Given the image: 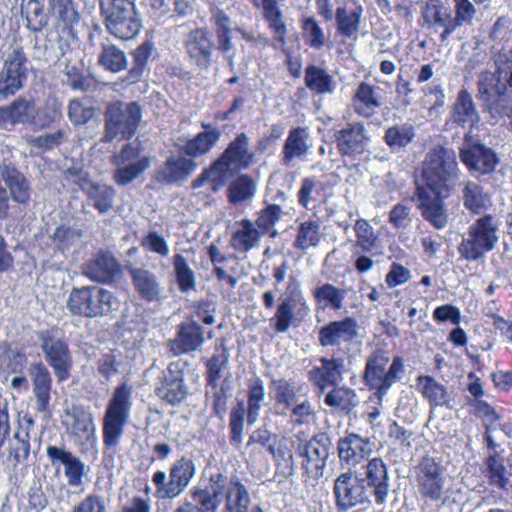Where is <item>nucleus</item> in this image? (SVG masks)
Listing matches in <instances>:
<instances>
[{"label":"nucleus","mask_w":512,"mask_h":512,"mask_svg":"<svg viewBox=\"0 0 512 512\" xmlns=\"http://www.w3.org/2000/svg\"><path fill=\"white\" fill-rule=\"evenodd\" d=\"M495 71L482 72L478 80V99L494 123L512 117V50L494 55Z\"/></svg>","instance_id":"nucleus-1"},{"label":"nucleus","mask_w":512,"mask_h":512,"mask_svg":"<svg viewBox=\"0 0 512 512\" xmlns=\"http://www.w3.org/2000/svg\"><path fill=\"white\" fill-rule=\"evenodd\" d=\"M426 189L438 195H450L458 178V163L452 149L436 146L427 153L422 169Z\"/></svg>","instance_id":"nucleus-2"},{"label":"nucleus","mask_w":512,"mask_h":512,"mask_svg":"<svg viewBox=\"0 0 512 512\" xmlns=\"http://www.w3.org/2000/svg\"><path fill=\"white\" fill-rule=\"evenodd\" d=\"M499 226L494 216L485 214L472 222L457 247L460 258L476 262L492 251L499 240Z\"/></svg>","instance_id":"nucleus-3"},{"label":"nucleus","mask_w":512,"mask_h":512,"mask_svg":"<svg viewBox=\"0 0 512 512\" xmlns=\"http://www.w3.org/2000/svg\"><path fill=\"white\" fill-rule=\"evenodd\" d=\"M119 301L113 294L96 285L73 288L67 308L73 315L94 318L118 309Z\"/></svg>","instance_id":"nucleus-4"},{"label":"nucleus","mask_w":512,"mask_h":512,"mask_svg":"<svg viewBox=\"0 0 512 512\" xmlns=\"http://www.w3.org/2000/svg\"><path fill=\"white\" fill-rule=\"evenodd\" d=\"M416 483L425 502L445 506L450 501L451 487L444 475L443 467L434 458L424 457L416 467Z\"/></svg>","instance_id":"nucleus-5"},{"label":"nucleus","mask_w":512,"mask_h":512,"mask_svg":"<svg viewBox=\"0 0 512 512\" xmlns=\"http://www.w3.org/2000/svg\"><path fill=\"white\" fill-rule=\"evenodd\" d=\"M39 347L43 357L52 368L59 382L67 380L71 375L73 358L69 344L58 328H49L37 332Z\"/></svg>","instance_id":"nucleus-6"},{"label":"nucleus","mask_w":512,"mask_h":512,"mask_svg":"<svg viewBox=\"0 0 512 512\" xmlns=\"http://www.w3.org/2000/svg\"><path fill=\"white\" fill-rule=\"evenodd\" d=\"M388 364L389 358L381 352L372 353L366 360L363 380L379 397L387 394L405 371L404 361L400 357H395L387 368Z\"/></svg>","instance_id":"nucleus-7"},{"label":"nucleus","mask_w":512,"mask_h":512,"mask_svg":"<svg viewBox=\"0 0 512 512\" xmlns=\"http://www.w3.org/2000/svg\"><path fill=\"white\" fill-rule=\"evenodd\" d=\"M195 474V463L187 457H181L171 465L168 481L167 474L164 471L157 470L152 477L156 486V497L159 499L178 497L189 486Z\"/></svg>","instance_id":"nucleus-8"},{"label":"nucleus","mask_w":512,"mask_h":512,"mask_svg":"<svg viewBox=\"0 0 512 512\" xmlns=\"http://www.w3.org/2000/svg\"><path fill=\"white\" fill-rule=\"evenodd\" d=\"M237 480V477H229L219 470L213 471L203 479V487L191 490V498L201 505L203 512H217L223 497Z\"/></svg>","instance_id":"nucleus-9"},{"label":"nucleus","mask_w":512,"mask_h":512,"mask_svg":"<svg viewBox=\"0 0 512 512\" xmlns=\"http://www.w3.org/2000/svg\"><path fill=\"white\" fill-rule=\"evenodd\" d=\"M128 409V386L123 382L118 386L108 403L104 416V442L107 446H114L124 433Z\"/></svg>","instance_id":"nucleus-10"},{"label":"nucleus","mask_w":512,"mask_h":512,"mask_svg":"<svg viewBox=\"0 0 512 512\" xmlns=\"http://www.w3.org/2000/svg\"><path fill=\"white\" fill-rule=\"evenodd\" d=\"M330 448L331 440L326 433H318L310 440L299 443L298 453L304 458L302 467L308 477L319 479L324 476Z\"/></svg>","instance_id":"nucleus-11"},{"label":"nucleus","mask_w":512,"mask_h":512,"mask_svg":"<svg viewBox=\"0 0 512 512\" xmlns=\"http://www.w3.org/2000/svg\"><path fill=\"white\" fill-rule=\"evenodd\" d=\"M287 290L290 295L279 297L276 312L270 319L274 323L273 327L277 333H285L295 321H303L310 313V308L305 299L297 296L298 284L293 285L290 282Z\"/></svg>","instance_id":"nucleus-12"},{"label":"nucleus","mask_w":512,"mask_h":512,"mask_svg":"<svg viewBox=\"0 0 512 512\" xmlns=\"http://www.w3.org/2000/svg\"><path fill=\"white\" fill-rule=\"evenodd\" d=\"M333 494L339 511L349 509L370 501L371 493L361 477L348 471L340 474L334 481Z\"/></svg>","instance_id":"nucleus-13"},{"label":"nucleus","mask_w":512,"mask_h":512,"mask_svg":"<svg viewBox=\"0 0 512 512\" xmlns=\"http://www.w3.org/2000/svg\"><path fill=\"white\" fill-rule=\"evenodd\" d=\"M215 162L228 180L233 174L254 165L256 155L250 149L248 136L245 133L238 134Z\"/></svg>","instance_id":"nucleus-14"},{"label":"nucleus","mask_w":512,"mask_h":512,"mask_svg":"<svg viewBox=\"0 0 512 512\" xmlns=\"http://www.w3.org/2000/svg\"><path fill=\"white\" fill-rule=\"evenodd\" d=\"M334 139L338 152L342 156L352 158L363 154L371 140L367 129L361 122L347 124L344 128L335 132Z\"/></svg>","instance_id":"nucleus-15"},{"label":"nucleus","mask_w":512,"mask_h":512,"mask_svg":"<svg viewBox=\"0 0 512 512\" xmlns=\"http://www.w3.org/2000/svg\"><path fill=\"white\" fill-rule=\"evenodd\" d=\"M365 486L375 498L377 504L387 501L391 483L388 466L382 458L375 457L369 460L364 467V476L361 477Z\"/></svg>","instance_id":"nucleus-16"},{"label":"nucleus","mask_w":512,"mask_h":512,"mask_svg":"<svg viewBox=\"0 0 512 512\" xmlns=\"http://www.w3.org/2000/svg\"><path fill=\"white\" fill-rule=\"evenodd\" d=\"M480 121L481 116L472 95L465 89L460 90L451 106L447 123L461 128H469V132L464 136L465 142H468L471 139L470 133L479 125Z\"/></svg>","instance_id":"nucleus-17"},{"label":"nucleus","mask_w":512,"mask_h":512,"mask_svg":"<svg viewBox=\"0 0 512 512\" xmlns=\"http://www.w3.org/2000/svg\"><path fill=\"white\" fill-rule=\"evenodd\" d=\"M320 366L308 371L309 381L324 392L330 386H337L347 372L345 360L341 357H321Z\"/></svg>","instance_id":"nucleus-18"},{"label":"nucleus","mask_w":512,"mask_h":512,"mask_svg":"<svg viewBox=\"0 0 512 512\" xmlns=\"http://www.w3.org/2000/svg\"><path fill=\"white\" fill-rule=\"evenodd\" d=\"M415 195L423 218L437 229L444 228L448 224L449 214L442 199L449 195H438L423 186H417Z\"/></svg>","instance_id":"nucleus-19"},{"label":"nucleus","mask_w":512,"mask_h":512,"mask_svg":"<svg viewBox=\"0 0 512 512\" xmlns=\"http://www.w3.org/2000/svg\"><path fill=\"white\" fill-rule=\"evenodd\" d=\"M83 274L92 281L110 283L122 275V270L114 255L100 251L84 264Z\"/></svg>","instance_id":"nucleus-20"},{"label":"nucleus","mask_w":512,"mask_h":512,"mask_svg":"<svg viewBox=\"0 0 512 512\" xmlns=\"http://www.w3.org/2000/svg\"><path fill=\"white\" fill-rule=\"evenodd\" d=\"M162 375L155 389L157 396L172 405L182 402L188 394V389L184 384V374L180 364L171 363Z\"/></svg>","instance_id":"nucleus-21"},{"label":"nucleus","mask_w":512,"mask_h":512,"mask_svg":"<svg viewBox=\"0 0 512 512\" xmlns=\"http://www.w3.org/2000/svg\"><path fill=\"white\" fill-rule=\"evenodd\" d=\"M189 59L200 69H207L211 64L214 47L211 33L206 28L191 31L184 42Z\"/></svg>","instance_id":"nucleus-22"},{"label":"nucleus","mask_w":512,"mask_h":512,"mask_svg":"<svg viewBox=\"0 0 512 512\" xmlns=\"http://www.w3.org/2000/svg\"><path fill=\"white\" fill-rule=\"evenodd\" d=\"M461 161L472 171L485 175L495 170L499 158L494 150L482 143H475L460 149Z\"/></svg>","instance_id":"nucleus-23"},{"label":"nucleus","mask_w":512,"mask_h":512,"mask_svg":"<svg viewBox=\"0 0 512 512\" xmlns=\"http://www.w3.org/2000/svg\"><path fill=\"white\" fill-rule=\"evenodd\" d=\"M0 178L4 182L13 202L28 205L31 200L32 187L26 176L11 163L0 165Z\"/></svg>","instance_id":"nucleus-24"},{"label":"nucleus","mask_w":512,"mask_h":512,"mask_svg":"<svg viewBox=\"0 0 512 512\" xmlns=\"http://www.w3.org/2000/svg\"><path fill=\"white\" fill-rule=\"evenodd\" d=\"M358 335V324L352 317L331 321L319 330L318 340L321 346H338L350 342Z\"/></svg>","instance_id":"nucleus-25"},{"label":"nucleus","mask_w":512,"mask_h":512,"mask_svg":"<svg viewBox=\"0 0 512 512\" xmlns=\"http://www.w3.org/2000/svg\"><path fill=\"white\" fill-rule=\"evenodd\" d=\"M128 0H102L101 10L106 27L115 37L128 39Z\"/></svg>","instance_id":"nucleus-26"},{"label":"nucleus","mask_w":512,"mask_h":512,"mask_svg":"<svg viewBox=\"0 0 512 512\" xmlns=\"http://www.w3.org/2000/svg\"><path fill=\"white\" fill-rule=\"evenodd\" d=\"M338 456L349 466H356L372 453L371 442L358 434H349L339 439Z\"/></svg>","instance_id":"nucleus-27"},{"label":"nucleus","mask_w":512,"mask_h":512,"mask_svg":"<svg viewBox=\"0 0 512 512\" xmlns=\"http://www.w3.org/2000/svg\"><path fill=\"white\" fill-rule=\"evenodd\" d=\"M203 342L204 333L201 325L189 320L180 325L177 337L170 341L169 346L173 354L180 355L198 349Z\"/></svg>","instance_id":"nucleus-28"},{"label":"nucleus","mask_w":512,"mask_h":512,"mask_svg":"<svg viewBox=\"0 0 512 512\" xmlns=\"http://www.w3.org/2000/svg\"><path fill=\"white\" fill-rule=\"evenodd\" d=\"M105 135L103 141L111 142L121 135L126 138L128 133V104L122 101L110 103L105 111Z\"/></svg>","instance_id":"nucleus-29"},{"label":"nucleus","mask_w":512,"mask_h":512,"mask_svg":"<svg viewBox=\"0 0 512 512\" xmlns=\"http://www.w3.org/2000/svg\"><path fill=\"white\" fill-rule=\"evenodd\" d=\"M309 151L310 144L307 128H292L283 145L281 163L285 167H290L296 158L304 159Z\"/></svg>","instance_id":"nucleus-30"},{"label":"nucleus","mask_w":512,"mask_h":512,"mask_svg":"<svg viewBox=\"0 0 512 512\" xmlns=\"http://www.w3.org/2000/svg\"><path fill=\"white\" fill-rule=\"evenodd\" d=\"M382 89L379 86H373L361 82L353 96V107L355 112L365 118H370L375 114L377 108L383 103Z\"/></svg>","instance_id":"nucleus-31"},{"label":"nucleus","mask_w":512,"mask_h":512,"mask_svg":"<svg viewBox=\"0 0 512 512\" xmlns=\"http://www.w3.org/2000/svg\"><path fill=\"white\" fill-rule=\"evenodd\" d=\"M424 23L435 31L442 30L440 41L446 42L448 37L456 30L453 16L449 9L443 5L427 4L422 12Z\"/></svg>","instance_id":"nucleus-32"},{"label":"nucleus","mask_w":512,"mask_h":512,"mask_svg":"<svg viewBox=\"0 0 512 512\" xmlns=\"http://www.w3.org/2000/svg\"><path fill=\"white\" fill-rule=\"evenodd\" d=\"M29 374L33 383V393L36 397L37 410L40 412L46 411L51 398V374L42 362L30 364Z\"/></svg>","instance_id":"nucleus-33"},{"label":"nucleus","mask_w":512,"mask_h":512,"mask_svg":"<svg viewBox=\"0 0 512 512\" xmlns=\"http://www.w3.org/2000/svg\"><path fill=\"white\" fill-rule=\"evenodd\" d=\"M194 160L183 156H171L157 171V179L165 183H181L195 171Z\"/></svg>","instance_id":"nucleus-34"},{"label":"nucleus","mask_w":512,"mask_h":512,"mask_svg":"<svg viewBox=\"0 0 512 512\" xmlns=\"http://www.w3.org/2000/svg\"><path fill=\"white\" fill-rule=\"evenodd\" d=\"M130 276L135 291L142 300L152 302L160 299L162 288L155 273L146 268H130Z\"/></svg>","instance_id":"nucleus-35"},{"label":"nucleus","mask_w":512,"mask_h":512,"mask_svg":"<svg viewBox=\"0 0 512 512\" xmlns=\"http://www.w3.org/2000/svg\"><path fill=\"white\" fill-rule=\"evenodd\" d=\"M35 107L25 99H16L9 106L0 107V128L12 129L16 124H24L34 118Z\"/></svg>","instance_id":"nucleus-36"},{"label":"nucleus","mask_w":512,"mask_h":512,"mask_svg":"<svg viewBox=\"0 0 512 512\" xmlns=\"http://www.w3.org/2000/svg\"><path fill=\"white\" fill-rule=\"evenodd\" d=\"M238 228L232 233L230 245L240 252L246 253L258 246L261 235L255 224L249 219L236 222Z\"/></svg>","instance_id":"nucleus-37"},{"label":"nucleus","mask_w":512,"mask_h":512,"mask_svg":"<svg viewBox=\"0 0 512 512\" xmlns=\"http://www.w3.org/2000/svg\"><path fill=\"white\" fill-rule=\"evenodd\" d=\"M7 446V461L11 462L13 466H17L19 464L27 461L31 444H30V435L29 432L24 429L22 426L19 427L10 437L6 439Z\"/></svg>","instance_id":"nucleus-38"},{"label":"nucleus","mask_w":512,"mask_h":512,"mask_svg":"<svg viewBox=\"0 0 512 512\" xmlns=\"http://www.w3.org/2000/svg\"><path fill=\"white\" fill-rule=\"evenodd\" d=\"M363 11V7L359 4H356L355 8L351 10L346 7L336 9L337 30L341 36L351 38L357 35Z\"/></svg>","instance_id":"nucleus-39"},{"label":"nucleus","mask_w":512,"mask_h":512,"mask_svg":"<svg viewBox=\"0 0 512 512\" xmlns=\"http://www.w3.org/2000/svg\"><path fill=\"white\" fill-rule=\"evenodd\" d=\"M463 205L474 214H481L491 205L490 197L483 187L474 181H466L462 190Z\"/></svg>","instance_id":"nucleus-40"},{"label":"nucleus","mask_w":512,"mask_h":512,"mask_svg":"<svg viewBox=\"0 0 512 512\" xmlns=\"http://www.w3.org/2000/svg\"><path fill=\"white\" fill-rule=\"evenodd\" d=\"M305 84L307 88L316 94H331L335 85L333 77L323 68L316 65H308L305 69Z\"/></svg>","instance_id":"nucleus-41"},{"label":"nucleus","mask_w":512,"mask_h":512,"mask_svg":"<svg viewBox=\"0 0 512 512\" xmlns=\"http://www.w3.org/2000/svg\"><path fill=\"white\" fill-rule=\"evenodd\" d=\"M421 393L431 406H448L450 394L447 388L438 383L433 377L422 375L417 378Z\"/></svg>","instance_id":"nucleus-42"},{"label":"nucleus","mask_w":512,"mask_h":512,"mask_svg":"<svg viewBox=\"0 0 512 512\" xmlns=\"http://www.w3.org/2000/svg\"><path fill=\"white\" fill-rule=\"evenodd\" d=\"M218 128H210L197 134L193 139L186 142L184 152L190 157H198L207 154L220 138Z\"/></svg>","instance_id":"nucleus-43"},{"label":"nucleus","mask_w":512,"mask_h":512,"mask_svg":"<svg viewBox=\"0 0 512 512\" xmlns=\"http://www.w3.org/2000/svg\"><path fill=\"white\" fill-rule=\"evenodd\" d=\"M251 496L248 488L238 479L228 490L222 512H249Z\"/></svg>","instance_id":"nucleus-44"},{"label":"nucleus","mask_w":512,"mask_h":512,"mask_svg":"<svg viewBox=\"0 0 512 512\" xmlns=\"http://www.w3.org/2000/svg\"><path fill=\"white\" fill-rule=\"evenodd\" d=\"M257 191L255 181L248 175L237 177L228 188V200L233 205H240L252 199Z\"/></svg>","instance_id":"nucleus-45"},{"label":"nucleus","mask_w":512,"mask_h":512,"mask_svg":"<svg viewBox=\"0 0 512 512\" xmlns=\"http://www.w3.org/2000/svg\"><path fill=\"white\" fill-rule=\"evenodd\" d=\"M325 404L339 408L348 414L358 405V397L355 390L347 386H334V388L326 395Z\"/></svg>","instance_id":"nucleus-46"},{"label":"nucleus","mask_w":512,"mask_h":512,"mask_svg":"<svg viewBox=\"0 0 512 512\" xmlns=\"http://www.w3.org/2000/svg\"><path fill=\"white\" fill-rule=\"evenodd\" d=\"M322 239L320 225L316 221L302 222L297 230L294 247L300 251L319 246Z\"/></svg>","instance_id":"nucleus-47"},{"label":"nucleus","mask_w":512,"mask_h":512,"mask_svg":"<svg viewBox=\"0 0 512 512\" xmlns=\"http://www.w3.org/2000/svg\"><path fill=\"white\" fill-rule=\"evenodd\" d=\"M348 293V289L338 288L330 283H324L313 290V297L318 303L324 304L333 310H341L343 301Z\"/></svg>","instance_id":"nucleus-48"},{"label":"nucleus","mask_w":512,"mask_h":512,"mask_svg":"<svg viewBox=\"0 0 512 512\" xmlns=\"http://www.w3.org/2000/svg\"><path fill=\"white\" fill-rule=\"evenodd\" d=\"M263 15L268 22L269 28L275 33L277 41L284 45L286 43V25L283 15L275 0H262Z\"/></svg>","instance_id":"nucleus-49"},{"label":"nucleus","mask_w":512,"mask_h":512,"mask_svg":"<svg viewBox=\"0 0 512 512\" xmlns=\"http://www.w3.org/2000/svg\"><path fill=\"white\" fill-rule=\"evenodd\" d=\"M173 268L176 281L181 292H188L196 289L195 274L182 254H176L173 257Z\"/></svg>","instance_id":"nucleus-50"},{"label":"nucleus","mask_w":512,"mask_h":512,"mask_svg":"<svg viewBox=\"0 0 512 512\" xmlns=\"http://www.w3.org/2000/svg\"><path fill=\"white\" fill-rule=\"evenodd\" d=\"M415 136L411 125L401 124L389 127L384 135L385 143L393 150L406 147Z\"/></svg>","instance_id":"nucleus-51"},{"label":"nucleus","mask_w":512,"mask_h":512,"mask_svg":"<svg viewBox=\"0 0 512 512\" xmlns=\"http://www.w3.org/2000/svg\"><path fill=\"white\" fill-rule=\"evenodd\" d=\"M67 416L71 419L72 433L75 435H88L94 430L92 414L81 405L72 406L67 411Z\"/></svg>","instance_id":"nucleus-52"},{"label":"nucleus","mask_w":512,"mask_h":512,"mask_svg":"<svg viewBox=\"0 0 512 512\" xmlns=\"http://www.w3.org/2000/svg\"><path fill=\"white\" fill-rule=\"evenodd\" d=\"M153 50L154 43L150 39H146L135 49L133 52L134 66L130 69V83H135L140 80Z\"/></svg>","instance_id":"nucleus-53"},{"label":"nucleus","mask_w":512,"mask_h":512,"mask_svg":"<svg viewBox=\"0 0 512 512\" xmlns=\"http://www.w3.org/2000/svg\"><path fill=\"white\" fill-rule=\"evenodd\" d=\"M95 115L88 99H73L68 105V117L74 126L87 124Z\"/></svg>","instance_id":"nucleus-54"},{"label":"nucleus","mask_w":512,"mask_h":512,"mask_svg":"<svg viewBox=\"0 0 512 512\" xmlns=\"http://www.w3.org/2000/svg\"><path fill=\"white\" fill-rule=\"evenodd\" d=\"M489 483L500 489H507L510 482L506 468L498 453L490 455L486 460Z\"/></svg>","instance_id":"nucleus-55"},{"label":"nucleus","mask_w":512,"mask_h":512,"mask_svg":"<svg viewBox=\"0 0 512 512\" xmlns=\"http://www.w3.org/2000/svg\"><path fill=\"white\" fill-rule=\"evenodd\" d=\"M99 63L106 70L119 72L126 68V54L115 45L105 46L99 56Z\"/></svg>","instance_id":"nucleus-56"},{"label":"nucleus","mask_w":512,"mask_h":512,"mask_svg":"<svg viewBox=\"0 0 512 512\" xmlns=\"http://www.w3.org/2000/svg\"><path fill=\"white\" fill-rule=\"evenodd\" d=\"M22 14L26 15L27 26L33 31H40L47 24V15L37 0H28L22 7Z\"/></svg>","instance_id":"nucleus-57"},{"label":"nucleus","mask_w":512,"mask_h":512,"mask_svg":"<svg viewBox=\"0 0 512 512\" xmlns=\"http://www.w3.org/2000/svg\"><path fill=\"white\" fill-rule=\"evenodd\" d=\"M130 145V181L140 176L151 164V158L147 155L140 156V153L145 150L143 141L136 139L134 144Z\"/></svg>","instance_id":"nucleus-58"},{"label":"nucleus","mask_w":512,"mask_h":512,"mask_svg":"<svg viewBox=\"0 0 512 512\" xmlns=\"http://www.w3.org/2000/svg\"><path fill=\"white\" fill-rule=\"evenodd\" d=\"M206 181H210L212 189L217 191L226 184L228 179L226 174L223 173L218 164L214 161L208 169H205L196 179L193 180L192 188L198 189L203 186Z\"/></svg>","instance_id":"nucleus-59"},{"label":"nucleus","mask_w":512,"mask_h":512,"mask_svg":"<svg viewBox=\"0 0 512 512\" xmlns=\"http://www.w3.org/2000/svg\"><path fill=\"white\" fill-rule=\"evenodd\" d=\"M245 405L238 402L230 412V441L233 445L239 446L243 440Z\"/></svg>","instance_id":"nucleus-60"},{"label":"nucleus","mask_w":512,"mask_h":512,"mask_svg":"<svg viewBox=\"0 0 512 512\" xmlns=\"http://www.w3.org/2000/svg\"><path fill=\"white\" fill-rule=\"evenodd\" d=\"M303 37L306 44L314 49H321L325 45V35L318 22L312 17L302 20Z\"/></svg>","instance_id":"nucleus-61"},{"label":"nucleus","mask_w":512,"mask_h":512,"mask_svg":"<svg viewBox=\"0 0 512 512\" xmlns=\"http://www.w3.org/2000/svg\"><path fill=\"white\" fill-rule=\"evenodd\" d=\"M354 230L357 236L356 246L362 251L369 252L376 247L377 236L368 221L358 219L355 222Z\"/></svg>","instance_id":"nucleus-62"},{"label":"nucleus","mask_w":512,"mask_h":512,"mask_svg":"<svg viewBox=\"0 0 512 512\" xmlns=\"http://www.w3.org/2000/svg\"><path fill=\"white\" fill-rule=\"evenodd\" d=\"M95 208L101 213L107 212L113 205L114 190L106 185H94L89 192Z\"/></svg>","instance_id":"nucleus-63"},{"label":"nucleus","mask_w":512,"mask_h":512,"mask_svg":"<svg viewBox=\"0 0 512 512\" xmlns=\"http://www.w3.org/2000/svg\"><path fill=\"white\" fill-rule=\"evenodd\" d=\"M271 387L275 392V400L277 403L285 405L287 408L296 403L295 389L289 381L283 378L272 380Z\"/></svg>","instance_id":"nucleus-64"}]
</instances>
